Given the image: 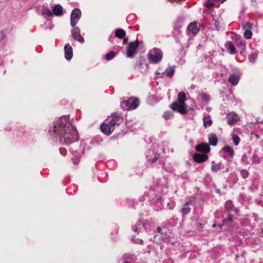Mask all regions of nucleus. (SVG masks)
<instances>
[{"label":"nucleus","mask_w":263,"mask_h":263,"mask_svg":"<svg viewBox=\"0 0 263 263\" xmlns=\"http://www.w3.org/2000/svg\"><path fill=\"white\" fill-rule=\"evenodd\" d=\"M200 24L197 23H191L188 26L189 30L193 34H196L199 30Z\"/></svg>","instance_id":"14"},{"label":"nucleus","mask_w":263,"mask_h":263,"mask_svg":"<svg viewBox=\"0 0 263 263\" xmlns=\"http://www.w3.org/2000/svg\"><path fill=\"white\" fill-rule=\"evenodd\" d=\"M127 41H128V39L127 37L124 38L123 40V44H126Z\"/></svg>","instance_id":"38"},{"label":"nucleus","mask_w":263,"mask_h":263,"mask_svg":"<svg viewBox=\"0 0 263 263\" xmlns=\"http://www.w3.org/2000/svg\"><path fill=\"white\" fill-rule=\"evenodd\" d=\"M241 175L244 179L247 178L248 177V172L245 170L241 171Z\"/></svg>","instance_id":"34"},{"label":"nucleus","mask_w":263,"mask_h":263,"mask_svg":"<svg viewBox=\"0 0 263 263\" xmlns=\"http://www.w3.org/2000/svg\"><path fill=\"white\" fill-rule=\"evenodd\" d=\"M227 118L228 124L230 125L234 124L239 119L238 116L234 112L230 113Z\"/></svg>","instance_id":"9"},{"label":"nucleus","mask_w":263,"mask_h":263,"mask_svg":"<svg viewBox=\"0 0 263 263\" xmlns=\"http://www.w3.org/2000/svg\"><path fill=\"white\" fill-rule=\"evenodd\" d=\"M157 231L159 233H161V229L159 227L157 228Z\"/></svg>","instance_id":"41"},{"label":"nucleus","mask_w":263,"mask_h":263,"mask_svg":"<svg viewBox=\"0 0 263 263\" xmlns=\"http://www.w3.org/2000/svg\"><path fill=\"white\" fill-rule=\"evenodd\" d=\"M148 58L151 62L157 63L161 60L162 52L158 48H153L149 51Z\"/></svg>","instance_id":"5"},{"label":"nucleus","mask_w":263,"mask_h":263,"mask_svg":"<svg viewBox=\"0 0 263 263\" xmlns=\"http://www.w3.org/2000/svg\"><path fill=\"white\" fill-rule=\"evenodd\" d=\"M222 168V163H216L214 161L212 162L211 170L213 172H217L218 171L221 170Z\"/></svg>","instance_id":"20"},{"label":"nucleus","mask_w":263,"mask_h":263,"mask_svg":"<svg viewBox=\"0 0 263 263\" xmlns=\"http://www.w3.org/2000/svg\"><path fill=\"white\" fill-rule=\"evenodd\" d=\"M144 227V223L142 221H138L133 228V230L136 232H140L141 229Z\"/></svg>","instance_id":"21"},{"label":"nucleus","mask_w":263,"mask_h":263,"mask_svg":"<svg viewBox=\"0 0 263 263\" xmlns=\"http://www.w3.org/2000/svg\"><path fill=\"white\" fill-rule=\"evenodd\" d=\"M256 58V56L254 53H252V54H250L249 56V59L250 61L251 62H254Z\"/></svg>","instance_id":"35"},{"label":"nucleus","mask_w":263,"mask_h":263,"mask_svg":"<svg viewBox=\"0 0 263 263\" xmlns=\"http://www.w3.org/2000/svg\"><path fill=\"white\" fill-rule=\"evenodd\" d=\"M52 11L53 14L55 15H61L63 13L62 7L60 5H57L53 8Z\"/></svg>","instance_id":"19"},{"label":"nucleus","mask_w":263,"mask_h":263,"mask_svg":"<svg viewBox=\"0 0 263 263\" xmlns=\"http://www.w3.org/2000/svg\"><path fill=\"white\" fill-rule=\"evenodd\" d=\"M48 133L60 142L70 144L78 139L76 127L70 123L69 118L63 116L54 121L50 126Z\"/></svg>","instance_id":"1"},{"label":"nucleus","mask_w":263,"mask_h":263,"mask_svg":"<svg viewBox=\"0 0 263 263\" xmlns=\"http://www.w3.org/2000/svg\"><path fill=\"white\" fill-rule=\"evenodd\" d=\"M139 44L137 42H130L127 49V57L130 58L135 53Z\"/></svg>","instance_id":"7"},{"label":"nucleus","mask_w":263,"mask_h":263,"mask_svg":"<svg viewBox=\"0 0 263 263\" xmlns=\"http://www.w3.org/2000/svg\"><path fill=\"white\" fill-rule=\"evenodd\" d=\"M119 116H113L111 120H106L101 125L100 128L105 135H109L114 130L115 124L120 120Z\"/></svg>","instance_id":"3"},{"label":"nucleus","mask_w":263,"mask_h":263,"mask_svg":"<svg viewBox=\"0 0 263 263\" xmlns=\"http://www.w3.org/2000/svg\"><path fill=\"white\" fill-rule=\"evenodd\" d=\"M234 210H235V212H236V213H237V214L238 213V212H239V210H238V209L235 208V209H234Z\"/></svg>","instance_id":"42"},{"label":"nucleus","mask_w":263,"mask_h":263,"mask_svg":"<svg viewBox=\"0 0 263 263\" xmlns=\"http://www.w3.org/2000/svg\"><path fill=\"white\" fill-rule=\"evenodd\" d=\"M226 0H209L207 2V5H213L215 2H219L220 3H222L225 2Z\"/></svg>","instance_id":"33"},{"label":"nucleus","mask_w":263,"mask_h":263,"mask_svg":"<svg viewBox=\"0 0 263 263\" xmlns=\"http://www.w3.org/2000/svg\"><path fill=\"white\" fill-rule=\"evenodd\" d=\"M3 37H4L3 33L2 32H0V41L3 40Z\"/></svg>","instance_id":"39"},{"label":"nucleus","mask_w":263,"mask_h":263,"mask_svg":"<svg viewBox=\"0 0 263 263\" xmlns=\"http://www.w3.org/2000/svg\"><path fill=\"white\" fill-rule=\"evenodd\" d=\"M65 57L67 60H70L73 55L72 48L69 44H66L64 47Z\"/></svg>","instance_id":"10"},{"label":"nucleus","mask_w":263,"mask_h":263,"mask_svg":"<svg viewBox=\"0 0 263 263\" xmlns=\"http://www.w3.org/2000/svg\"><path fill=\"white\" fill-rule=\"evenodd\" d=\"M195 148L197 151L205 153L209 152L210 150V147L209 145L206 143L198 144L196 146Z\"/></svg>","instance_id":"13"},{"label":"nucleus","mask_w":263,"mask_h":263,"mask_svg":"<svg viewBox=\"0 0 263 263\" xmlns=\"http://www.w3.org/2000/svg\"><path fill=\"white\" fill-rule=\"evenodd\" d=\"M109 41H111V37H109Z\"/></svg>","instance_id":"45"},{"label":"nucleus","mask_w":263,"mask_h":263,"mask_svg":"<svg viewBox=\"0 0 263 263\" xmlns=\"http://www.w3.org/2000/svg\"><path fill=\"white\" fill-rule=\"evenodd\" d=\"M229 221H232V218L230 216L229 217V218H225L223 220V225L227 223Z\"/></svg>","instance_id":"37"},{"label":"nucleus","mask_w":263,"mask_h":263,"mask_svg":"<svg viewBox=\"0 0 263 263\" xmlns=\"http://www.w3.org/2000/svg\"><path fill=\"white\" fill-rule=\"evenodd\" d=\"M232 140L235 145H238L240 142V138L237 135H234L232 136Z\"/></svg>","instance_id":"30"},{"label":"nucleus","mask_w":263,"mask_h":263,"mask_svg":"<svg viewBox=\"0 0 263 263\" xmlns=\"http://www.w3.org/2000/svg\"><path fill=\"white\" fill-rule=\"evenodd\" d=\"M235 44L241 50V52L246 49V42L241 37L236 38Z\"/></svg>","instance_id":"16"},{"label":"nucleus","mask_w":263,"mask_h":263,"mask_svg":"<svg viewBox=\"0 0 263 263\" xmlns=\"http://www.w3.org/2000/svg\"><path fill=\"white\" fill-rule=\"evenodd\" d=\"M226 46L227 47V49L229 50V52L230 53L234 54L235 53V48L231 42H227Z\"/></svg>","instance_id":"23"},{"label":"nucleus","mask_w":263,"mask_h":263,"mask_svg":"<svg viewBox=\"0 0 263 263\" xmlns=\"http://www.w3.org/2000/svg\"><path fill=\"white\" fill-rule=\"evenodd\" d=\"M221 151L228 153L231 158H233L234 155V149L231 146L229 145H226L223 147L221 149Z\"/></svg>","instance_id":"18"},{"label":"nucleus","mask_w":263,"mask_h":263,"mask_svg":"<svg viewBox=\"0 0 263 263\" xmlns=\"http://www.w3.org/2000/svg\"><path fill=\"white\" fill-rule=\"evenodd\" d=\"M246 26H247L249 28H251L252 27V25L250 23H247L246 24Z\"/></svg>","instance_id":"40"},{"label":"nucleus","mask_w":263,"mask_h":263,"mask_svg":"<svg viewBox=\"0 0 263 263\" xmlns=\"http://www.w3.org/2000/svg\"><path fill=\"white\" fill-rule=\"evenodd\" d=\"M72 27L73 29L71 31V34L73 39L80 43H83L84 39L80 34V28L76 26Z\"/></svg>","instance_id":"8"},{"label":"nucleus","mask_w":263,"mask_h":263,"mask_svg":"<svg viewBox=\"0 0 263 263\" xmlns=\"http://www.w3.org/2000/svg\"><path fill=\"white\" fill-rule=\"evenodd\" d=\"M139 100L135 98H130L127 100L122 102L121 104V107L127 110L136 109L139 105Z\"/></svg>","instance_id":"4"},{"label":"nucleus","mask_w":263,"mask_h":263,"mask_svg":"<svg viewBox=\"0 0 263 263\" xmlns=\"http://www.w3.org/2000/svg\"><path fill=\"white\" fill-rule=\"evenodd\" d=\"M194 159L197 162H202L205 161L208 157V156L204 154H195L194 155Z\"/></svg>","instance_id":"15"},{"label":"nucleus","mask_w":263,"mask_h":263,"mask_svg":"<svg viewBox=\"0 0 263 263\" xmlns=\"http://www.w3.org/2000/svg\"><path fill=\"white\" fill-rule=\"evenodd\" d=\"M240 74L238 72L232 74L229 78V81L233 85L236 86L239 80Z\"/></svg>","instance_id":"12"},{"label":"nucleus","mask_w":263,"mask_h":263,"mask_svg":"<svg viewBox=\"0 0 263 263\" xmlns=\"http://www.w3.org/2000/svg\"><path fill=\"white\" fill-rule=\"evenodd\" d=\"M189 204V202H186L184 204L183 208H182V212L183 214H187L190 212L191 209H190V208H189L188 206Z\"/></svg>","instance_id":"25"},{"label":"nucleus","mask_w":263,"mask_h":263,"mask_svg":"<svg viewBox=\"0 0 263 263\" xmlns=\"http://www.w3.org/2000/svg\"><path fill=\"white\" fill-rule=\"evenodd\" d=\"M81 12L79 9H74L72 10L70 16V24L74 27L78 23L81 18Z\"/></svg>","instance_id":"6"},{"label":"nucleus","mask_w":263,"mask_h":263,"mask_svg":"<svg viewBox=\"0 0 263 263\" xmlns=\"http://www.w3.org/2000/svg\"><path fill=\"white\" fill-rule=\"evenodd\" d=\"M175 72V69L173 67H170L165 70L164 73L168 77H172Z\"/></svg>","instance_id":"24"},{"label":"nucleus","mask_w":263,"mask_h":263,"mask_svg":"<svg viewBox=\"0 0 263 263\" xmlns=\"http://www.w3.org/2000/svg\"><path fill=\"white\" fill-rule=\"evenodd\" d=\"M197 99L198 102L202 106L203 105L206 104L209 102L210 100V97L208 95L202 92L199 94Z\"/></svg>","instance_id":"11"},{"label":"nucleus","mask_w":263,"mask_h":263,"mask_svg":"<svg viewBox=\"0 0 263 263\" xmlns=\"http://www.w3.org/2000/svg\"><path fill=\"white\" fill-rule=\"evenodd\" d=\"M132 240L134 243H139V244L142 245L143 243V240L140 238H136V239L133 238L132 239Z\"/></svg>","instance_id":"36"},{"label":"nucleus","mask_w":263,"mask_h":263,"mask_svg":"<svg viewBox=\"0 0 263 263\" xmlns=\"http://www.w3.org/2000/svg\"><path fill=\"white\" fill-rule=\"evenodd\" d=\"M209 143L215 146L217 143V137L216 134L211 133L208 136Z\"/></svg>","instance_id":"17"},{"label":"nucleus","mask_w":263,"mask_h":263,"mask_svg":"<svg viewBox=\"0 0 263 263\" xmlns=\"http://www.w3.org/2000/svg\"><path fill=\"white\" fill-rule=\"evenodd\" d=\"M115 52L114 51H110L106 55L105 59L107 60H110L112 59L115 57Z\"/></svg>","instance_id":"31"},{"label":"nucleus","mask_w":263,"mask_h":263,"mask_svg":"<svg viewBox=\"0 0 263 263\" xmlns=\"http://www.w3.org/2000/svg\"><path fill=\"white\" fill-rule=\"evenodd\" d=\"M170 1L173 2V1H176V2H178L180 1V0H169Z\"/></svg>","instance_id":"43"},{"label":"nucleus","mask_w":263,"mask_h":263,"mask_svg":"<svg viewBox=\"0 0 263 263\" xmlns=\"http://www.w3.org/2000/svg\"><path fill=\"white\" fill-rule=\"evenodd\" d=\"M215 226H215V224L213 225V227H215Z\"/></svg>","instance_id":"44"},{"label":"nucleus","mask_w":263,"mask_h":263,"mask_svg":"<svg viewBox=\"0 0 263 263\" xmlns=\"http://www.w3.org/2000/svg\"><path fill=\"white\" fill-rule=\"evenodd\" d=\"M42 14L45 17H49L52 16V13L51 11L48 9L45 8L43 10Z\"/></svg>","instance_id":"26"},{"label":"nucleus","mask_w":263,"mask_h":263,"mask_svg":"<svg viewBox=\"0 0 263 263\" xmlns=\"http://www.w3.org/2000/svg\"><path fill=\"white\" fill-rule=\"evenodd\" d=\"M173 115L170 112V111H165L163 115V117L164 118H165V119H170L172 117Z\"/></svg>","instance_id":"32"},{"label":"nucleus","mask_w":263,"mask_h":263,"mask_svg":"<svg viewBox=\"0 0 263 263\" xmlns=\"http://www.w3.org/2000/svg\"><path fill=\"white\" fill-rule=\"evenodd\" d=\"M225 206L229 211H231L234 208V205L231 201H227L225 204Z\"/></svg>","instance_id":"28"},{"label":"nucleus","mask_w":263,"mask_h":263,"mask_svg":"<svg viewBox=\"0 0 263 263\" xmlns=\"http://www.w3.org/2000/svg\"><path fill=\"white\" fill-rule=\"evenodd\" d=\"M252 35V33L250 30L247 29L245 31L244 33H243V36L245 38H246L247 39H250L251 38Z\"/></svg>","instance_id":"27"},{"label":"nucleus","mask_w":263,"mask_h":263,"mask_svg":"<svg viewBox=\"0 0 263 263\" xmlns=\"http://www.w3.org/2000/svg\"><path fill=\"white\" fill-rule=\"evenodd\" d=\"M125 35H126L125 31L122 29H119L116 31V32H115L116 37H119L120 39H122L125 37Z\"/></svg>","instance_id":"22"},{"label":"nucleus","mask_w":263,"mask_h":263,"mask_svg":"<svg viewBox=\"0 0 263 263\" xmlns=\"http://www.w3.org/2000/svg\"><path fill=\"white\" fill-rule=\"evenodd\" d=\"M203 124L204 127H206L208 126H210L212 125V121L211 120L209 119L207 120L206 118L205 117L203 118Z\"/></svg>","instance_id":"29"},{"label":"nucleus","mask_w":263,"mask_h":263,"mask_svg":"<svg viewBox=\"0 0 263 263\" xmlns=\"http://www.w3.org/2000/svg\"><path fill=\"white\" fill-rule=\"evenodd\" d=\"M186 100V96L184 92H180L178 95V101L171 105V108L174 111L181 114L186 113V105L184 101Z\"/></svg>","instance_id":"2"}]
</instances>
